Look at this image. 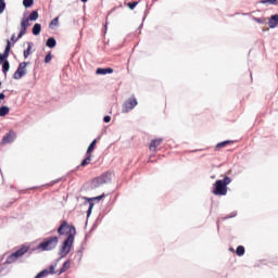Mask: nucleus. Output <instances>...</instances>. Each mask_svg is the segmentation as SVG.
Returning a JSON list of instances; mask_svg holds the SVG:
<instances>
[{
    "mask_svg": "<svg viewBox=\"0 0 278 278\" xmlns=\"http://www.w3.org/2000/svg\"><path fill=\"white\" fill-rule=\"evenodd\" d=\"M58 233L59 236H67L60 249L61 257H66L67 253H71V248L75 242V235L77 233V231L75 230V226L68 225V222L63 220L58 228Z\"/></svg>",
    "mask_w": 278,
    "mask_h": 278,
    "instance_id": "1",
    "label": "nucleus"
},
{
    "mask_svg": "<svg viewBox=\"0 0 278 278\" xmlns=\"http://www.w3.org/2000/svg\"><path fill=\"white\" fill-rule=\"evenodd\" d=\"M231 184V178L226 176L223 180H216L213 185V194L215 197H225L227 195V186Z\"/></svg>",
    "mask_w": 278,
    "mask_h": 278,
    "instance_id": "2",
    "label": "nucleus"
},
{
    "mask_svg": "<svg viewBox=\"0 0 278 278\" xmlns=\"http://www.w3.org/2000/svg\"><path fill=\"white\" fill-rule=\"evenodd\" d=\"M60 242V239L54 237H48L42 240L41 243L38 244L37 249L40 251H53L55 247H58V243Z\"/></svg>",
    "mask_w": 278,
    "mask_h": 278,
    "instance_id": "3",
    "label": "nucleus"
},
{
    "mask_svg": "<svg viewBox=\"0 0 278 278\" xmlns=\"http://www.w3.org/2000/svg\"><path fill=\"white\" fill-rule=\"evenodd\" d=\"M110 181H112V173L106 172V173L102 174L101 176L94 178L92 180V184H93L94 188H99V187L103 186V184H110Z\"/></svg>",
    "mask_w": 278,
    "mask_h": 278,
    "instance_id": "4",
    "label": "nucleus"
},
{
    "mask_svg": "<svg viewBox=\"0 0 278 278\" xmlns=\"http://www.w3.org/2000/svg\"><path fill=\"white\" fill-rule=\"evenodd\" d=\"M27 251H29L28 247H22L21 249H18L17 251L13 252L11 255H9L7 257L5 264H14V262L18 257H23V255H25V253H27Z\"/></svg>",
    "mask_w": 278,
    "mask_h": 278,
    "instance_id": "5",
    "label": "nucleus"
},
{
    "mask_svg": "<svg viewBox=\"0 0 278 278\" xmlns=\"http://www.w3.org/2000/svg\"><path fill=\"white\" fill-rule=\"evenodd\" d=\"M136 105H138V100H136V97L131 96L123 104V109H122L123 114H128V112H131V110H134Z\"/></svg>",
    "mask_w": 278,
    "mask_h": 278,
    "instance_id": "6",
    "label": "nucleus"
},
{
    "mask_svg": "<svg viewBox=\"0 0 278 278\" xmlns=\"http://www.w3.org/2000/svg\"><path fill=\"white\" fill-rule=\"evenodd\" d=\"M29 27V20H22L21 22V30L17 35V40H21L25 34H27V28Z\"/></svg>",
    "mask_w": 278,
    "mask_h": 278,
    "instance_id": "7",
    "label": "nucleus"
},
{
    "mask_svg": "<svg viewBox=\"0 0 278 278\" xmlns=\"http://www.w3.org/2000/svg\"><path fill=\"white\" fill-rule=\"evenodd\" d=\"M29 27V20H22L21 22V30L17 35V40H21L25 34H27V28Z\"/></svg>",
    "mask_w": 278,
    "mask_h": 278,
    "instance_id": "8",
    "label": "nucleus"
},
{
    "mask_svg": "<svg viewBox=\"0 0 278 278\" xmlns=\"http://www.w3.org/2000/svg\"><path fill=\"white\" fill-rule=\"evenodd\" d=\"M29 27V20H22L21 22V30L17 35V40H21L25 34H27V28Z\"/></svg>",
    "mask_w": 278,
    "mask_h": 278,
    "instance_id": "9",
    "label": "nucleus"
},
{
    "mask_svg": "<svg viewBox=\"0 0 278 278\" xmlns=\"http://www.w3.org/2000/svg\"><path fill=\"white\" fill-rule=\"evenodd\" d=\"M11 49H12V43L10 42V40H8L3 54L0 53V58L2 59L3 62L8 61V58L10 56Z\"/></svg>",
    "mask_w": 278,
    "mask_h": 278,
    "instance_id": "10",
    "label": "nucleus"
},
{
    "mask_svg": "<svg viewBox=\"0 0 278 278\" xmlns=\"http://www.w3.org/2000/svg\"><path fill=\"white\" fill-rule=\"evenodd\" d=\"M14 138H16V134L14 132V130H11L2 138V142L4 144H8L9 142H13Z\"/></svg>",
    "mask_w": 278,
    "mask_h": 278,
    "instance_id": "11",
    "label": "nucleus"
},
{
    "mask_svg": "<svg viewBox=\"0 0 278 278\" xmlns=\"http://www.w3.org/2000/svg\"><path fill=\"white\" fill-rule=\"evenodd\" d=\"M112 73H114V68L112 67H98L96 71V75H112Z\"/></svg>",
    "mask_w": 278,
    "mask_h": 278,
    "instance_id": "12",
    "label": "nucleus"
},
{
    "mask_svg": "<svg viewBox=\"0 0 278 278\" xmlns=\"http://www.w3.org/2000/svg\"><path fill=\"white\" fill-rule=\"evenodd\" d=\"M162 142H164V139H162V138L153 139L150 142V151H155L157 149V147H160L162 144Z\"/></svg>",
    "mask_w": 278,
    "mask_h": 278,
    "instance_id": "13",
    "label": "nucleus"
},
{
    "mask_svg": "<svg viewBox=\"0 0 278 278\" xmlns=\"http://www.w3.org/2000/svg\"><path fill=\"white\" fill-rule=\"evenodd\" d=\"M278 25V14L271 15L269 21H268V27L270 29H275Z\"/></svg>",
    "mask_w": 278,
    "mask_h": 278,
    "instance_id": "14",
    "label": "nucleus"
},
{
    "mask_svg": "<svg viewBox=\"0 0 278 278\" xmlns=\"http://www.w3.org/2000/svg\"><path fill=\"white\" fill-rule=\"evenodd\" d=\"M25 75H27V72L25 70H20L17 67V70L13 74V79H23V77H25Z\"/></svg>",
    "mask_w": 278,
    "mask_h": 278,
    "instance_id": "15",
    "label": "nucleus"
},
{
    "mask_svg": "<svg viewBox=\"0 0 278 278\" xmlns=\"http://www.w3.org/2000/svg\"><path fill=\"white\" fill-rule=\"evenodd\" d=\"M27 45H28L27 49L24 50L25 60H27L29 55H31V49L34 48V42L29 41Z\"/></svg>",
    "mask_w": 278,
    "mask_h": 278,
    "instance_id": "16",
    "label": "nucleus"
},
{
    "mask_svg": "<svg viewBox=\"0 0 278 278\" xmlns=\"http://www.w3.org/2000/svg\"><path fill=\"white\" fill-rule=\"evenodd\" d=\"M55 45H58V41L55 40V38L53 37L48 38L46 42V47H49V49H55Z\"/></svg>",
    "mask_w": 278,
    "mask_h": 278,
    "instance_id": "17",
    "label": "nucleus"
},
{
    "mask_svg": "<svg viewBox=\"0 0 278 278\" xmlns=\"http://www.w3.org/2000/svg\"><path fill=\"white\" fill-rule=\"evenodd\" d=\"M40 31H42V26L40 24L36 23L33 26V35L34 36H40Z\"/></svg>",
    "mask_w": 278,
    "mask_h": 278,
    "instance_id": "18",
    "label": "nucleus"
},
{
    "mask_svg": "<svg viewBox=\"0 0 278 278\" xmlns=\"http://www.w3.org/2000/svg\"><path fill=\"white\" fill-rule=\"evenodd\" d=\"M92 162V154H87V156L81 161L80 166H88Z\"/></svg>",
    "mask_w": 278,
    "mask_h": 278,
    "instance_id": "19",
    "label": "nucleus"
},
{
    "mask_svg": "<svg viewBox=\"0 0 278 278\" xmlns=\"http://www.w3.org/2000/svg\"><path fill=\"white\" fill-rule=\"evenodd\" d=\"M258 3H263L264 5H278V0H261Z\"/></svg>",
    "mask_w": 278,
    "mask_h": 278,
    "instance_id": "20",
    "label": "nucleus"
},
{
    "mask_svg": "<svg viewBox=\"0 0 278 278\" xmlns=\"http://www.w3.org/2000/svg\"><path fill=\"white\" fill-rule=\"evenodd\" d=\"M94 147H97V139H94L88 147L86 155H90L92 151H94Z\"/></svg>",
    "mask_w": 278,
    "mask_h": 278,
    "instance_id": "21",
    "label": "nucleus"
},
{
    "mask_svg": "<svg viewBox=\"0 0 278 278\" xmlns=\"http://www.w3.org/2000/svg\"><path fill=\"white\" fill-rule=\"evenodd\" d=\"M8 71H10V61H2V72L4 75H8Z\"/></svg>",
    "mask_w": 278,
    "mask_h": 278,
    "instance_id": "22",
    "label": "nucleus"
},
{
    "mask_svg": "<svg viewBox=\"0 0 278 278\" xmlns=\"http://www.w3.org/2000/svg\"><path fill=\"white\" fill-rule=\"evenodd\" d=\"M8 114H10V108L9 106H1L0 108V116H8Z\"/></svg>",
    "mask_w": 278,
    "mask_h": 278,
    "instance_id": "23",
    "label": "nucleus"
},
{
    "mask_svg": "<svg viewBox=\"0 0 278 278\" xmlns=\"http://www.w3.org/2000/svg\"><path fill=\"white\" fill-rule=\"evenodd\" d=\"M26 20H28V22L38 21V11H33Z\"/></svg>",
    "mask_w": 278,
    "mask_h": 278,
    "instance_id": "24",
    "label": "nucleus"
},
{
    "mask_svg": "<svg viewBox=\"0 0 278 278\" xmlns=\"http://www.w3.org/2000/svg\"><path fill=\"white\" fill-rule=\"evenodd\" d=\"M45 277H49V269H43L35 276V278H45Z\"/></svg>",
    "mask_w": 278,
    "mask_h": 278,
    "instance_id": "25",
    "label": "nucleus"
},
{
    "mask_svg": "<svg viewBox=\"0 0 278 278\" xmlns=\"http://www.w3.org/2000/svg\"><path fill=\"white\" fill-rule=\"evenodd\" d=\"M231 140H226V141H223V142H219L216 144V149H223L225 147H227V144H231Z\"/></svg>",
    "mask_w": 278,
    "mask_h": 278,
    "instance_id": "26",
    "label": "nucleus"
},
{
    "mask_svg": "<svg viewBox=\"0 0 278 278\" xmlns=\"http://www.w3.org/2000/svg\"><path fill=\"white\" fill-rule=\"evenodd\" d=\"M68 268H71V261H66L62 267H61V273H66V270H68Z\"/></svg>",
    "mask_w": 278,
    "mask_h": 278,
    "instance_id": "27",
    "label": "nucleus"
},
{
    "mask_svg": "<svg viewBox=\"0 0 278 278\" xmlns=\"http://www.w3.org/2000/svg\"><path fill=\"white\" fill-rule=\"evenodd\" d=\"M236 253L239 257H242V255H244V248L242 245H239L236 250Z\"/></svg>",
    "mask_w": 278,
    "mask_h": 278,
    "instance_id": "28",
    "label": "nucleus"
},
{
    "mask_svg": "<svg viewBox=\"0 0 278 278\" xmlns=\"http://www.w3.org/2000/svg\"><path fill=\"white\" fill-rule=\"evenodd\" d=\"M58 267V264L54 265H50L49 269H48V275H55V268Z\"/></svg>",
    "mask_w": 278,
    "mask_h": 278,
    "instance_id": "29",
    "label": "nucleus"
},
{
    "mask_svg": "<svg viewBox=\"0 0 278 278\" xmlns=\"http://www.w3.org/2000/svg\"><path fill=\"white\" fill-rule=\"evenodd\" d=\"M24 8H31L34 5V0H23Z\"/></svg>",
    "mask_w": 278,
    "mask_h": 278,
    "instance_id": "30",
    "label": "nucleus"
},
{
    "mask_svg": "<svg viewBox=\"0 0 278 278\" xmlns=\"http://www.w3.org/2000/svg\"><path fill=\"white\" fill-rule=\"evenodd\" d=\"M5 11V0H0V14Z\"/></svg>",
    "mask_w": 278,
    "mask_h": 278,
    "instance_id": "31",
    "label": "nucleus"
},
{
    "mask_svg": "<svg viewBox=\"0 0 278 278\" xmlns=\"http://www.w3.org/2000/svg\"><path fill=\"white\" fill-rule=\"evenodd\" d=\"M92 207H94V203L89 202V208L87 211V218L92 214Z\"/></svg>",
    "mask_w": 278,
    "mask_h": 278,
    "instance_id": "32",
    "label": "nucleus"
},
{
    "mask_svg": "<svg viewBox=\"0 0 278 278\" xmlns=\"http://www.w3.org/2000/svg\"><path fill=\"white\" fill-rule=\"evenodd\" d=\"M104 198H105V193L98 195L96 198H90L88 199V201H101V199H104Z\"/></svg>",
    "mask_w": 278,
    "mask_h": 278,
    "instance_id": "33",
    "label": "nucleus"
},
{
    "mask_svg": "<svg viewBox=\"0 0 278 278\" xmlns=\"http://www.w3.org/2000/svg\"><path fill=\"white\" fill-rule=\"evenodd\" d=\"M53 59V55H51V53H48L45 58V63L49 64V62H51V60Z\"/></svg>",
    "mask_w": 278,
    "mask_h": 278,
    "instance_id": "34",
    "label": "nucleus"
},
{
    "mask_svg": "<svg viewBox=\"0 0 278 278\" xmlns=\"http://www.w3.org/2000/svg\"><path fill=\"white\" fill-rule=\"evenodd\" d=\"M20 71H25V68H27V62H22L20 63L18 67Z\"/></svg>",
    "mask_w": 278,
    "mask_h": 278,
    "instance_id": "35",
    "label": "nucleus"
},
{
    "mask_svg": "<svg viewBox=\"0 0 278 278\" xmlns=\"http://www.w3.org/2000/svg\"><path fill=\"white\" fill-rule=\"evenodd\" d=\"M127 5H128L129 10H135L136 5H138V2H128Z\"/></svg>",
    "mask_w": 278,
    "mask_h": 278,
    "instance_id": "36",
    "label": "nucleus"
},
{
    "mask_svg": "<svg viewBox=\"0 0 278 278\" xmlns=\"http://www.w3.org/2000/svg\"><path fill=\"white\" fill-rule=\"evenodd\" d=\"M58 23H59V17L53 18L50 23V27H53V25H58Z\"/></svg>",
    "mask_w": 278,
    "mask_h": 278,
    "instance_id": "37",
    "label": "nucleus"
},
{
    "mask_svg": "<svg viewBox=\"0 0 278 278\" xmlns=\"http://www.w3.org/2000/svg\"><path fill=\"white\" fill-rule=\"evenodd\" d=\"M255 23H258V25H264V20L260 17H254Z\"/></svg>",
    "mask_w": 278,
    "mask_h": 278,
    "instance_id": "38",
    "label": "nucleus"
},
{
    "mask_svg": "<svg viewBox=\"0 0 278 278\" xmlns=\"http://www.w3.org/2000/svg\"><path fill=\"white\" fill-rule=\"evenodd\" d=\"M110 121H112V117H111L110 115H105V116L103 117V122H104V123H110Z\"/></svg>",
    "mask_w": 278,
    "mask_h": 278,
    "instance_id": "39",
    "label": "nucleus"
},
{
    "mask_svg": "<svg viewBox=\"0 0 278 278\" xmlns=\"http://www.w3.org/2000/svg\"><path fill=\"white\" fill-rule=\"evenodd\" d=\"M11 40H12V42H17L18 41L16 35H12Z\"/></svg>",
    "mask_w": 278,
    "mask_h": 278,
    "instance_id": "40",
    "label": "nucleus"
},
{
    "mask_svg": "<svg viewBox=\"0 0 278 278\" xmlns=\"http://www.w3.org/2000/svg\"><path fill=\"white\" fill-rule=\"evenodd\" d=\"M235 216H237V213L236 212H232L228 217L226 218H235Z\"/></svg>",
    "mask_w": 278,
    "mask_h": 278,
    "instance_id": "41",
    "label": "nucleus"
},
{
    "mask_svg": "<svg viewBox=\"0 0 278 278\" xmlns=\"http://www.w3.org/2000/svg\"><path fill=\"white\" fill-rule=\"evenodd\" d=\"M3 99H5V93H4V92H1V93H0V101H3Z\"/></svg>",
    "mask_w": 278,
    "mask_h": 278,
    "instance_id": "42",
    "label": "nucleus"
},
{
    "mask_svg": "<svg viewBox=\"0 0 278 278\" xmlns=\"http://www.w3.org/2000/svg\"><path fill=\"white\" fill-rule=\"evenodd\" d=\"M56 273H58V275H62L64 271H62V269H60Z\"/></svg>",
    "mask_w": 278,
    "mask_h": 278,
    "instance_id": "43",
    "label": "nucleus"
},
{
    "mask_svg": "<svg viewBox=\"0 0 278 278\" xmlns=\"http://www.w3.org/2000/svg\"><path fill=\"white\" fill-rule=\"evenodd\" d=\"M83 3H87L88 0H80Z\"/></svg>",
    "mask_w": 278,
    "mask_h": 278,
    "instance_id": "44",
    "label": "nucleus"
},
{
    "mask_svg": "<svg viewBox=\"0 0 278 278\" xmlns=\"http://www.w3.org/2000/svg\"><path fill=\"white\" fill-rule=\"evenodd\" d=\"M1 62H3V59L0 56V64H1Z\"/></svg>",
    "mask_w": 278,
    "mask_h": 278,
    "instance_id": "45",
    "label": "nucleus"
},
{
    "mask_svg": "<svg viewBox=\"0 0 278 278\" xmlns=\"http://www.w3.org/2000/svg\"><path fill=\"white\" fill-rule=\"evenodd\" d=\"M3 273V268H0V274Z\"/></svg>",
    "mask_w": 278,
    "mask_h": 278,
    "instance_id": "46",
    "label": "nucleus"
},
{
    "mask_svg": "<svg viewBox=\"0 0 278 278\" xmlns=\"http://www.w3.org/2000/svg\"><path fill=\"white\" fill-rule=\"evenodd\" d=\"M139 29H142V24L139 26Z\"/></svg>",
    "mask_w": 278,
    "mask_h": 278,
    "instance_id": "47",
    "label": "nucleus"
},
{
    "mask_svg": "<svg viewBox=\"0 0 278 278\" xmlns=\"http://www.w3.org/2000/svg\"><path fill=\"white\" fill-rule=\"evenodd\" d=\"M0 88H1V81H0Z\"/></svg>",
    "mask_w": 278,
    "mask_h": 278,
    "instance_id": "48",
    "label": "nucleus"
}]
</instances>
